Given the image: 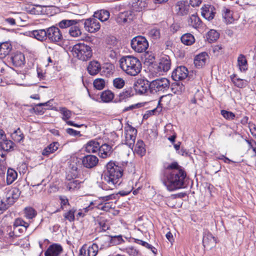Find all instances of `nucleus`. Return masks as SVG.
<instances>
[{
    "mask_svg": "<svg viewBox=\"0 0 256 256\" xmlns=\"http://www.w3.org/2000/svg\"><path fill=\"white\" fill-rule=\"evenodd\" d=\"M120 68L127 74L136 76L142 70V64L140 60L132 56H122L120 60Z\"/></svg>",
    "mask_w": 256,
    "mask_h": 256,
    "instance_id": "7ed1b4c3",
    "label": "nucleus"
},
{
    "mask_svg": "<svg viewBox=\"0 0 256 256\" xmlns=\"http://www.w3.org/2000/svg\"><path fill=\"white\" fill-rule=\"evenodd\" d=\"M100 144L96 140L88 142L86 146V150L89 153H94L99 150Z\"/></svg>",
    "mask_w": 256,
    "mask_h": 256,
    "instance_id": "7c9ffc66",
    "label": "nucleus"
},
{
    "mask_svg": "<svg viewBox=\"0 0 256 256\" xmlns=\"http://www.w3.org/2000/svg\"><path fill=\"white\" fill-rule=\"evenodd\" d=\"M17 172L12 168H8L7 171L6 183L9 185L12 184L17 178Z\"/></svg>",
    "mask_w": 256,
    "mask_h": 256,
    "instance_id": "ea45409f",
    "label": "nucleus"
},
{
    "mask_svg": "<svg viewBox=\"0 0 256 256\" xmlns=\"http://www.w3.org/2000/svg\"><path fill=\"white\" fill-rule=\"evenodd\" d=\"M60 208L64 210L66 206H69L70 203L68 198L65 196H60Z\"/></svg>",
    "mask_w": 256,
    "mask_h": 256,
    "instance_id": "338daca9",
    "label": "nucleus"
},
{
    "mask_svg": "<svg viewBox=\"0 0 256 256\" xmlns=\"http://www.w3.org/2000/svg\"><path fill=\"white\" fill-rule=\"evenodd\" d=\"M72 52L79 60L83 61L90 59L92 54L91 48L83 43L76 44L73 48Z\"/></svg>",
    "mask_w": 256,
    "mask_h": 256,
    "instance_id": "423d86ee",
    "label": "nucleus"
},
{
    "mask_svg": "<svg viewBox=\"0 0 256 256\" xmlns=\"http://www.w3.org/2000/svg\"><path fill=\"white\" fill-rule=\"evenodd\" d=\"M36 214L35 210L32 208H25V216L28 219H32Z\"/></svg>",
    "mask_w": 256,
    "mask_h": 256,
    "instance_id": "052dcab7",
    "label": "nucleus"
},
{
    "mask_svg": "<svg viewBox=\"0 0 256 256\" xmlns=\"http://www.w3.org/2000/svg\"><path fill=\"white\" fill-rule=\"evenodd\" d=\"M238 64L241 72L248 70V62L244 55L240 54L238 58Z\"/></svg>",
    "mask_w": 256,
    "mask_h": 256,
    "instance_id": "c9c22d12",
    "label": "nucleus"
},
{
    "mask_svg": "<svg viewBox=\"0 0 256 256\" xmlns=\"http://www.w3.org/2000/svg\"><path fill=\"white\" fill-rule=\"evenodd\" d=\"M186 174L184 170H174L166 174L164 184L169 191H174L184 187Z\"/></svg>",
    "mask_w": 256,
    "mask_h": 256,
    "instance_id": "f03ea898",
    "label": "nucleus"
},
{
    "mask_svg": "<svg viewBox=\"0 0 256 256\" xmlns=\"http://www.w3.org/2000/svg\"><path fill=\"white\" fill-rule=\"evenodd\" d=\"M10 60L15 66H21L24 64V56L20 52H17L14 53L11 56Z\"/></svg>",
    "mask_w": 256,
    "mask_h": 256,
    "instance_id": "4be33fe9",
    "label": "nucleus"
},
{
    "mask_svg": "<svg viewBox=\"0 0 256 256\" xmlns=\"http://www.w3.org/2000/svg\"><path fill=\"white\" fill-rule=\"evenodd\" d=\"M58 144L57 142H54L46 146L42 152L43 156H48L54 152L58 149Z\"/></svg>",
    "mask_w": 256,
    "mask_h": 256,
    "instance_id": "f704fd0d",
    "label": "nucleus"
},
{
    "mask_svg": "<svg viewBox=\"0 0 256 256\" xmlns=\"http://www.w3.org/2000/svg\"><path fill=\"white\" fill-rule=\"evenodd\" d=\"M134 152L141 156H142L145 154V145L142 140H138L135 146Z\"/></svg>",
    "mask_w": 256,
    "mask_h": 256,
    "instance_id": "e433bc0d",
    "label": "nucleus"
},
{
    "mask_svg": "<svg viewBox=\"0 0 256 256\" xmlns=\"http://www.w3.org/2000/svg\"><path fill=\"white\" fill-rule=\"evenodd\" d=\"M14 146V144L11 140H8L5 139L4 140H2V142H0V148L2 150L4 151L6 154L7 152L13 150Z\"/></svg>",
    "mask_w": 256,
    "mask_h": 256,
    "instance_id": "58836bf2",
    "label": "nucleus"
},
{
    "mask_svg": "<svg viewBox=\"0 0 256 256\" xmlns=\"http://www.w3.org/2000/svg\"><path fill=\"white\" fill-rule=\"evenodd\" d=\"M146 104V103H138L132 104L130 106L124 107V108L122 110V111L123 112H125L126 111L133 110H134L144 106Z\"/></svg>",
    "mask_w": 256,
    "mask_h": 256,
    "instance_id": "4d7b16f0",
    "label": "nucleus"
},
{
    "mask_svg": "<svg viewBox=\"0 0 256 256\" xmlns=\"http://www.w3.org/2000/svg\"><path fill=\"white\" fill-rule=\"evenodd\" d=\"M134 10L140 12L145 7V3L142 0H138L136 2H134L132 4Z\"/></svg>",
    "mask_w": 256,
    "mask_h": 256,
    "instance_id": "13d9d810",
    "label": "nucleus"
},
{
    "mask_svg": "<svg viewBox=\"0 0 256 256\" xmlns=\"http://www.w3.org/2000/svg\"><path fill=\"white\" fill-rule=\"evenodd\" d=\"M202 16L208 20H212L215 15V9L214 6H204L201 8Z\"/></svg>",
    "mask_w": 256,
    "mask_h": 256,
    "instance_id": "6ab92c4d",
    "label": "nucleus"
},
{
    "mask_svg": "<svg viewBox=\"0 0 256 256\" xmlns=\"http://www.w3.org/2000/svg\"><path fill=\"white\" fill-rule=\"evenodd\" d=\"M164 96H162L157 104V106L156 108L151 109V110H148L146 111V112H162V104H160L162 99L163 98Z\"/></svg>",
    "mask_w": 256,
    "mask_h": 256,
    "instance_id": "0e129e2a",
    "label": "nucleus"
},
{
    "mask_svg": "<svg viewBox=\"0 0 256 256\" xmlns=\"http://www.w3.org/2000/svg\"><path fill=\"white\" fill-rule=\"evenodd\" d=\"M132 49L136 52H146L148 48V42L144 36H138L134 38L130 42Z\"/></svg>",
    "mask_w": 256,
    "mask_h": 256,
    "instance_id": "0eeeda50",
    "label": "nucleus"
},
{
    "mask_svg": "<svg viewBox=\"0 0 256 256\" xmlns=\"http://www.w3.org/2000/svg\"><path fill=\"white\" fill-rule=\"evenodd\" d=\"M12 49L11 44L8 42H4L0 44V58L2 59L8 55Z\"/></svg>",
    "mask_w": 256,
    "mask_h": 256,
    "instance_id": "bb28decb",
    "label": "nucleus"
},
{
    "mask_svg": "<svg viewBox=\"0 0 256 256\" xmlns=\"http://www.w3.org/2000/svg\"><path fill=\"white\" fill-rule=\"evenodd\" d=\"M202 242L204 247L211 248L215 246L216 240L210 232H205L203 236Z\"/></svg>",
    "mask_w": 256,
    "mask_h": 256,
    "instance_id": "a211bd4d",
    "label": "nucleus"
},
{
    "mask_svg": "<svg viewBox=\"0 0 256 256\" xmlns=\"http://www.w3.org/2000/svg\"><path fill=\"white\" fill-rule=\"evenodd\" d=\"M188 22V26L198 28L201 26L202 22L196 14H192L189 17Z\"/></svg>",
    "mask_w": 256,
    "mask_h": 256,
    "instance_id": "cd10ccee",
    "label": "nucleus"
},
{
    "mask_svg": "<svg viewBox=\"0 0 256 256\" xmlns=\"http://www.w3.org/2000/svg\"><path fill=\"white\" fill-rule=\"evenodd\" d=\"M174 170H182V167L178 166V162H174L169 164L167 166L168 173L169 172L172 171Z\"/></svg>",
    "mask_w": 256,
    "mask_h": 256,
    "instance_id": "69168bd1",
    "label": "nucleus"
},
{
    "mask_svg": "<svg viewBox=\"0 0 256 256\" xmlns=\"http://www.w3.org/2000/svg\"><path fill=\"white\" fill-rule=\"evenodd\" d=\"M98 250V246L96 244H93L88 248L82 246L80 250V256H96Z\"/></svg>",
    "mask_w": 256,
    "mask_h": 256,
    "instance_id": "f3484780",
    "label": "nucleus"
},
{
    "mask_svg": "<svg viewBox=\"0 0 256 256\" xmlns=\"http://www.w3.org/2000/svg\"><path fill=\"white\" fill-rule=\"evenodd\" d=\"M184 86L180 82H174L171 85V90L175 94H179L184 90Z\"/></svg>",
    "mask_w": 256,
    "mask_h": 256,
    "instance_id": "4c0bfd02",
    "label": "nucleus"
},
{
    "mask_svg": "<svg viewBox=\"0 0 256 256\" xmlns=\"http://www.w3.org/2000/svg\"><path fill=\"white\" fill-rule=\"evenodd\" d=\"M32 35L38 40L42 42L47 40V28L34 30Z\"/></svg>",
    "mask_w": 256,
    "mask_h": 256,
    "instance_id": "c756f323",
    "label": "nucleus"
},
{
    "mask_svg": "<svg viewBox=\"0 0 256 256\" xmlns=\"http://www.w3.org/2000/svg\"><path fill=\"white\" fill-rule=\"evenodd\" d=\"M80 184L78 180H72L68 184L66 188L69 190H74L80 188Z\"/></svg>",
    "mask_w": 256,
    "mask_h": 256,
    "instance_id": "6e6d98bb",
    "label": "nucleus"
},
{
    "mask_svg": "<svg viewBox=\"0 0 256 256\" xmlns=\"http://www.w3.org/2000/svg\"><path fill=\"white\" fill-rule=\"evenodd\" d=\"M222 17L228 22H232V12L228 8H224L222 10Z\"/></svg>",
    "mask_w": 256,
    "mask_h": 256,
    "instance_id": "49530a36",
    "label": "nucleus"
},
{
    "mask_svg": "<svg viewBox=\"0 0 256 256\" xmlns=\"http://www.w3.org/2000/svg\"><path fill=\"white\" fill-rule=\"evenodd\" d=\"M84 24L86 30L90 32H94L98 31L100 28V24L98 20L94 16L92 18L83 20L82 22Z\"/></svg>",
    "mask_w": 256,
    "mask_h": 256,
    "instance_id": "9d476101",
    "label": "nucleus"
},
{
    "mask_svg": "<svg viewBox=\"0 0 256 256\" xmlns=\"http://www.w3.org/2000/svg\"><path fill=\"white\" fill-rule=\"evenodd\" d=\"M150 82L146 80L140 79L134 84V90L136 94H143L150 92Z\"/></svg>",
    "mask_w": 256,
    "mask_h": 256,
    "instance_id": "f8f14e48",
    "label": "nucleus"
},
{
    "mask_svg": "<svg viewBox=\"0 0 256 256\" xmlns=\"http://www.w3.org/2000/svg\"><path fill=\"white\" fill-rule=\"evenodd\" d=\"M182 42L186 46L192 45L195 42L194 36L190 34L186 33L183 34L180 38Z\"/></svg>",
    "mask_w": 256,
    "mask_h": 256,
    "instance_id": "72a5a7b5",
    "label": "nucleus"
},
{
    "mask_svg": "<svg viewBox=\"0 0 256 256\" xmlns=\"http://www.w3.org/2000/svg\"><path fill=\"white\" fill-rule=\"evenodd\" d=\"M114 94L110 90H106L101 92L100 98L104 102H110L114 98Z\"/></svg>",
    "mask_w": 256,
    "mask_h": 256,
    "instance_id": "473e14b6",
    "label": "nucleus"
},
{
    "mask_svg": "<svg viewBox=\"0 0 256 256\" xmlns=\"http://www.w3.org/2000/svg\"><path fill=\"white\" fill-rule=\"evenodd\" d=\"M137 130L130 125H128L124 128V139L123 140L124 144L128 146L129 148L132 150L134 146Z\"/></svg>",
    "mask_w": 256,
    "mask_h": 256,
    "instance_id": "6e6552de",
    "label": "nucleus"
},
{
    "mask_svg": "<svg viewBox=\"0 0 256 256\" xmlns=\"http://www.w3.org/2000/svg\"><path fill=\"white\" fill-rule=\"evenodd\" d=\"M112 147L110 145L104 144L100 146L98 150L99 156L102 158L110 156L112 153Z\"/></svg>",
    "mask_w": 256,
    "mask_h": 256,
    "instance_id": "a878e982",
    "label": "nucleus"
},
{
    "mask_svg": "<svg viewBox=\"0 0 256 256\" xmlns=\"http://www.w3.org/2000/svg\"><path fill=\"white\" fill-rule=\"evenodd\" d=\"M124 251L130 256H137L139 254L138 250L132 246L125 248Z\"/></svg>",
    "mask_w": 256,
    "mask_h": 256,
    "instance_id": "680f3d73",
    "label": "nucleus"
},
{
    "mask_svg": "<svg viewBox=\"0 0 256 256\" xmlns=\"http://www.w3.org/2000/svg\"><path fill=\"white\" fill-rule=\"evenodd\" d=\"M202 101L200 100H196L195 98H192L190 100L189 104V108L192 110L196 111L198 110V108L202 106Z\"/></svg>",
    "mask_w": 256,
    "mask_h": 256,
    "instance_id": "79ce46f5",
    "label": "nucleus"
},
{
    "mask_svg": "<svg viewBox=\"0 0 256 256\" xmlns=\"http://www.w3.org/2000/svg\"><path fill=\"white\" fill-rule=\"evenodd\" d=\"M62 38V32L58 27L52 26L47 28V40L50 42L56 43L60 42Z\"/></svg>",
    "mask_w": 256,
    "mask_h": 256,
    "instance_id": "1a4fd4ad",
    "label": "nucleus"
},
{
    "mask_svg": "<svg viewBox=\"0 0 256 256\" xmlns=\"http://www.w3.org/2000/svg\"><path fill=\"white\" fill-rule=\"evenodd\" d=\"M112 237L104 235L100 237L97 240V244L100 246V249L106 248L112 246L111 244Z\"/></svg>",
    "mask_w": 256,
    "mask_h": 256,
    "instance_id": "393cba45",
    "label": "nucleus"
},
{
    "mask_svg": "<svg viewBox=\"0 0 256 256\" xmlns=\"http://www.w3.org/2000/svg\"><path fill=\"white\" fill-rule=\"evenodd\" d=\"M123 174V169L113 162L106 165V170L102 176V188L105 190H114L119 186L120 180Z\"/></svg>",
    "mask_w": 256,
    "mask_h": 256,
    "instance_id": "f257e3e1",
    "label": "nucleus"
},
{
    "mask_svg": "<svg viewBox=\"0 0 256 256\" xmlns=\"http://www.w3.org/2000/svg\"><path fill=\"white\" fill-rule=\"evenodd\" d=\"M20 193L19 190L16 188H13L8 190L6 195V202L8 204H12L19 198Z\"/></svg>",
    "mask_w": 256,
    "mask_h": 256,
    "instance_id": "4468645a",
    "label": "nucleus"
},
{
    "mask_svg": "<svg viewBox=\"0 0 256 256\" xmlns=\"http://www.w3.org/2000/svg\"><path fill=\"white\" fill-rule=\"evenodd\" d=\"M104 56L110 62H116L120 54L118 41L115 37L106 38V45L104 50Z\"/></svg>",
    "mask_w": 256,
    "mask_h": 256,
    "instance_id": "20e7f679",
    "label": "nucleus"
},
{
    "mask_svg": "<svg viewBox=\"0 0 256 256\" xmlns=\"http://www.w3.org/2000/svg\"><path fill=\"white\" fill-rule=\"evenodd\" d=\"M171 66V60L169 56L164 55L160 58L157 66V70L160 73L166 72Z\"/></svg>",
    "mask_w": 256,
    "mask_h": 256,
    "instance_id": "ddd939ff",
    "label": "nucleus"
},
{
    "mask_svg": "<svg viewBox=\"0 0 256 256\" xmlns=\"http://www.w3.org/2000/svg\"><path fill=\"white\" fill-rule=\"evenodd\" d=\"M232 79L234 86L240 88L246 87L248 83L247 80L240 78H232Z\"/></svg>",
    "mask_w": 256,
    "mask_h": 256,
    "instance_id": "09e8293b",
    "label": "nucleus"
},
{
    "mask_svg": "<svg viewBox=\"0 0 256 256\" xmlns=\"http://www.w3.org/2000/svg\"><path fill=\"white\" fill-rule=\"evenodd\" d=\"M76 208H72L64 212L63 214L64 218L65 220H68L70 222H74L75 220V213L76 212Z\"/></svg>",
    "mask_w": 256,
    "mask_h": 256,
    "instance_id": "a19ab883",
    "label": "nucleus"
},
{
    "mask_svg": "<svg viewBox=\"0 0 256 256\" xmlns=\"http://www.w3.org/2000/svg\"><path fill=\"white\" fill-rule=\"evenodd\" d=\"M66 132L70 135L72 136H80V132L76 130L71 128H68L66 130Z\"/></svg>",
    "mask_w": 256,
    "mask_h": 256,
    "instance_id": "774afa93",
    "label": "nucleus"
},
{
    "mask_svg": "<svg viewBox=\"0 0 256 256\" xmlns=\"http://www.w3.org/2000/svg\"><path fill=\"white\" fill-rule=\"evenodd\" d=\"M93 85L96 90H102L105 87L106 80L104 78H97L94 80Z\"/></svg>",
    "mask_w": 256,
    "mask_h": 256,
    "instance_id": "a18cd8bd",
    "label": "nucleus"
},
{
    "mask_svg": "<svg viewBox=\"0 0 256 256\" xmlns=\"http://www.w3.org/2000/svg\"><path fill=\"white\" fill-rule=\"evenodd\" d=\"M111 237L112 240L110 242L112 246L118 245L122 244L124 242L121 236H114Z\"/></svg>",
    "mask_w": 256,
    "mask_h": 256,
    "instance_id": "e2e57ef3",
    "label": "nucleus"
},
{
    "mask_svg": "<svg viewBox=\"0 0 256 256\" xmlns=\"http://www.w3.org/2000/svg\"><path fill=\"white\" fill-rule=\"evenodd\" d=\"M134 242L136 244H140V245L146 248H147L150 250L154 254H156V248L152 246L151 244H148V242H144L142 240H138V239H135Z\"/></svg>",
    "mask_w": 256,
    "mask_h": 256,
    "instance_id": "8fccbe9b",
    "label": "nucleus"
},
{
    "mask_svg": "<svg viewBox=\"0 0 256 256\" xmlns=\"http://www.w3.org/2000/svg\"><path fill=\"white\" fill-rule=\"evenodd\" d=\"M94 16L98 20L105 22L109 18L110 12L106 10H101L97 12H95Z\"/></svg>",
    "mask_w": 256,
    "mask_h": 256,
    "instance_id": "2f4dec72",
    "label": "nucleus"
},
{
    "mask_svg": "<svg viewBox=\"0 0 256 256\" xmlns=\"http://www.w3.org/2000/svg\"><path fill=\"white\" fill-rule=\"evenodd\" d=\"M28 226L29 224L28 223L25 222L24 221L20 218H18L15 220L14 224V232H16V229L18 228L19 226H22L26 228Z\"/></svg>",
    "mask_w": 256,
    "mask_h": 256,
    "instance_id": "603ef678",
    "label": "nucleus"
},
{
    "mask_svg": "<svg viewBox=\"0 0 256 256\" xmlns=\"http://www.w3.org/2000/svg\"><path fill=\"white\" fill-rule=\"evenodd\" d=\"M149 36L154 40H156L160 38V34L159 29L154 28H151L148 32Z\"/></svg>",
    "mask_w": 256,
    "mask_h": 256,
    "instance_id": "5fc2aeb1",
    "label": "nucleus"
},
{
    "mask_svg": "<svg viewBox=\"0 0 256 256\" xmlns=\"http://www.w3.org/2000/svg\"><path fill=\"white\" fill-rule=\"evenodd\" d=\"M98 158L93 155H88L84 156L82 160L84 166L86 168H92L98 163Z\"/></svg>",
    "mask_w": 256,
    "mask_h": 256,
    "instance_id": "412c9836",
    "label": "nucleus"
},
{
    "mask_svg": "<svg viewBox=\"0 0 256 256\" xmlns=\"http://www.w3.org/2000/svg\"><path fill=\"white\" fill-rule=\"evenodd\" d=\"M190 6L184 0H180L175 5V11L178 15L185 16L188 14Z\"/></svg>",
    "mask_w": 256,
    "mask_h": 256,
    "instance_id": "2eb2a0df",
    "label": "nucleus"
},
{
    "mask_svg": "<svg viewBox=\"0 0 256 256\" xmlns=\"http://www.w3.org/2000/svg\"><path fill=\"white\" fill-rule=\"evenodd\" d=\"M101 70V65L99 62L96 60H92L88 63L87 66V70L88 74L91 76L97 74Z\"/></svg>",
    "mask_w": 256,
    "mask_h": 256,
    "instance_id": "5701e85b",
    "label": "nucleus"
},
{
    "mask_svg": "<svg viewBox=\"0 0 256 256\" xmlns=\"http://www.w3.org/2000/svg\"><path fill=\"white\" fill-rule=\"evenodd\" d=\"M188 74V68L184 66L177 67L172 74V78L176 82L186 79Z\"/></svg>",
    "mask_w": 256,
    "mask_h": 256,
    "instance_id": "9b49d317",
    "label": "nucleus"
},
{
    "mask_svg": "<svg viewBox=\"0 0 256 256\" xmlns=\"http://www.w3.org/2000/svg\"><path fill=\"white\" fill-rule=\"evenodd\" d=\"M83 22V20H61L58 24L61 28H66L71 27L72 25L78 24Z\"/></svg>",
    "mask_w": 256,
    "mask_h": 256,
    "instance_id": "c85d7f7f",
    "label": "nucleus"
},
{
    "mask_svg": "<svg viewBox=\"0 0 256 256\" xmlns=\"http://www.w3.org/2000/svg\"><path fill=\"white\" fill-rule=\"evenodd\" d=\"M125 84L124 80L120 78H116L113 80V85L114 88L118 89L122 88Z\"/></svg>",
    "mask_w": 256,
    "mask_h": 256,
    "instance_id": "864d4df0",
    "label": "nucleus"
},
{
    "mask_svg": "<svg viewBox=\"0 0 256 256\" xmlns=\"http://www.w3.org/2000/svg\"><path fill=\"white\" fill-rule=\"evenodd\" d=\"M69 34L72 37L77 38L81 35L82 32L79 27V24L72 25L69 30Z\"/></svg>",
    "mask_w": 256,
    "mask_h": 256,
    "instance_id": "37998d69",
    "label": "nucleus"
},
{
    "mask_svg": "<svg viewBox=\"0 0 256 256\" xmlns=\"http://www.w3.org/2000/svg\"><path fill=\"white\" fill-rule=\"evenodd\" d=\"M134 94V92L131 88L125 89L122 92L119 94L120 100H126L128 98L132 96Z\"/></svg>",
    "mask_w": 256,
    "mask_h": 256,
    "instance_id": "c03bdc74",
    "label": "nucleus"
},
{
    "mask_svg": "<svg viewBox=\"0 0 256 256\" xmlns=\"http://www.w3.org/2000/svg\"><path fill=\"white\" fill-rule=\"evenodd\" d=\"M54 102L53 100H51L46 102L40 103L38 104V106H46L47 108H44L45 110H53L55 111L58 110V108L55 106H53L52 102Z\"/></svg>",
    "mask_w": 256,
    "mask_h": 256,
    "instance_id": "3c124183",
    "label": "nucleus"
},
{
    "mask_svg": "<svg viewBox=\"0 0 256 256\" xmlns=\"http://www.w3.org/2000/svg\"><path fill=\"white\" fill-rule=\"evenodd\" d=\"M208 57V56L206 52H202L197 55L194 59L195 66L198 68H202L205 65Z\"/></svg>",
    "mask_w": 256,
    "mask_h": 256,
    "instance_id": "b1692460",
    "label": "nucleus"
},
{
    "mask_svg": "<svg viewBox=\"0 0 256 256\" xmlns=\"http://www.w3.org/2000/svg\"><path fill=\"white\" fill-rule=\"evenodd\" d=\"M133 19V16L131 11H126L119 13L116 18V21L120 24L130 22Z\"/></svg>",
    "mask_w": 256,
    "mask_h": 256,
    "instance_id": "aec40b11",
    "label": "nucleus"
},
{
    "mask_svg": "<svg viewBox=\"0 0 256 256\" xmlns=\"http://www.w3.org/2000/svg\"><path fill=\"white\" fill-rule=\"evenodd\" d=\"M63 248L62 246L58 244H53L50 245L44 252L45 256H60Z\"/></svg>",
    "mask_w": 256,
    "mask_h": 256,
    "instance_id": "dca6fc26",
    "label": "nucleus"
},
{
    "mask_svg": "<svg viewBox=\"0 0 256 256\" xmlns=\"http://www.w3.org/2000/svg\"><path fill=\"white\" fill-rule=\"evenodd\" d=\"M219 38V34L214 30H210L206 34V38L210 42H214Z\"/></svg>",
    "mask_w": 256,
    "mask_h": 256,
    "instance_id": "de8ad7c7",
    "label": "nucleus"
},
{
    "mask_svg": "<svg viewBox=\"0 0 256 256\" xmlns=\"http://www.w3.org/2000/svg\"><path fill=\"white\" fill-rule=\"evenodd\" d=\"M12 137L15 141L20 142L23 140L24 136L22 133L20 128H18L13 133Z\"/></svg>",
    "mask_w": 256,
    "mask_h": 256,
    "instance_id": "bf43d9fd",
    "label": "nucleus"
},
{
    "mask_svg": "<svg viewBox=\"0 0 256 256\" xmlns=\"http://www.w3.org/2000/svg\"><path fill=\"white\" fill-rule=\"evenodd\" d=\"M150 94L164 92L168 90L170 82L166 78H157L150 82Z\"/></svg>",
    "mask_w": 256,
    "mask_h": 256,
    "instance_id": "39448f33",
    "label": "nucleus"
}]
</instances>
